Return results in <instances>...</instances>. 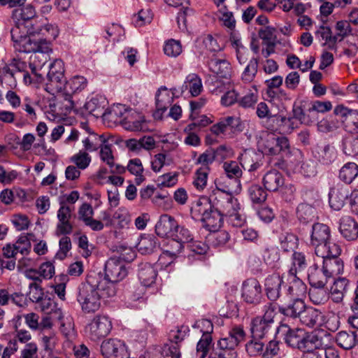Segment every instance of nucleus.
I'll list each match as a JSON object with an SVG mask.
<instances>
[{"label":"nucleus","mask_w":358,"mask_h":358,"mask_svg":"<svg viewBox=\"0 0 358 358\" xmlns=\"http://www.w3.org/2000/svg\"><path fill=\"white\" fill-rule=\"evenodd\" d=\"M179 225L176 219L167 214L162 215L155 225L156 234L162 238H173Z\"/></svg>","instance_id":"nucleus-9"},{"label":"nucleus","mask_w":358,"mask_h":358,"mask_svg":"<svg viewBox=\"0 0 358 358\" xmlns=\"http://www.w3.org/2000/svg\"><path fill=\"white\" fill-rule=\"evenodd\" d=\"M125 169L136 176L135 182L136 185H139L145 180V178L143 175V166L140 159L135 158L130 159Z\"/></svg>","instance_id":"nucleus-46"},{"label":"nucleus","mask_w":358,"mask_h":358,"mask_svg":"<svg viewBox=\"0 0 358 358\" xmlns=\"http://www.w3.org/2000/svg\"><path fill=\"white\" fill-rule=\"evenodd\" d=\"M308 295L310 301L316 305L324 303L328 299L327 291L324 287L317 286H311Z\"/></svg>","instance_id":"nucleus-54"},{"label":"nucleus","mask_w":358,"mask_h":358,"mask_svg":"<svg viewBox=\"0 0 358 358\" xmlns=\"http://www.w3.org/2000/svg\"><path fill=\"white\" fill-rule=\"evenodd\" d=\"M209 69L217 78L229 80L231 75L229 62L222 58H212L208 62Z\"/></svg>","instance_id":"nucleus-24"},{"label":"nucleus","mask_w":358,"mask_h":358,"mask_svg":"<svg viewBox=\"0 0 358 358\" xmlns=\"http://www.w3.org/2000/svg\"><path fill=\"white\" fill-rule=\"evenodd\" d=\"M223 217L220 212L215 208L206 214L203 218H201L203 223V227L210 231H215L219 229L222 223Z\"/></svg>","instance_id":"nucleus-31"},{"label":"nucleus","mask_w":358,"mask_h":358,"mask_svg":"<svg viewBox=\"0 0 358 358\" xmlns=\"http://www.w3.org/2000/svg\"><path fill=\"white\" fill-rule=\"evenodd\" d=\"M357 335L354 331H342L336 335L337 344L345 350H350L357 343Z\"/></svg>","instance_id":"nucleus-40"},{"label":"nucleus","mask_w":358,"mask_h":358,"mask_svg":"<svg viewBox=\"0 0 358 358\" xmlns=\"http://www.w3.org/2000/svg\"><path fill=\"white\" fill-rule=\"evenodd\" d=\"M85 110L93 116L99 117L104 114V102L101 101L98 98L94 97L87 101L85 104Z\"/></svg>","instance_id":"nucleus-51"},{"label":"nucleus","mask_w":358,"mask_h":358,"mask_svg":"<svg viewBox=\"0 0 358 358\" xmlns=\"http://www.w3.org/2000/svg\"><path fill=\"white\" fill-rule=\"evenodd\" d=\"M209 171V166H201L195 172L193 184L197 189L203 190L206 187Z\"/></svg>","instance_id":"nucleus-55"},{"label":"nucleus","mask_w":358,"mask_h":358,"mask_svg":"<svg viewBox=\"0 0 358 358\" xmlns=\"http://www.w3.org/2000/svg\"><path fill=\"white\" fill-rule=\"evenodd\" d=\"M257 155L253 151H245L239 157V160L244 169L253 171L259 166L257 162Z\"/></svg>","instance_id":"nucleus-44"},{"label":"nucleus","mask_w":358,"mask_h":358,"mask_svg":"<svg viewBox=\"0 0 358 358\" xmlns=\"http://www.w3.org/2000/svg\"><path fill=\"white\" fill-rule=\"evenodd\" d=\"M340 113L345 117V127L351 133L358 134V110H351L342 107Z\"/></svg>","instance_id":"nucleus-35"},{"label":"nucleus","mask_w":358,"mask_h":358,"mask_svg":"<svg viewBox=\"0 0 358 358\" xmlns=\"http://www.w3.org/2000/svg\"><path fill=\"white\" fill-rule=\"evenodd\" d=\"M263 183L268 191H277L284 185V178L277 170L268 171L263 178Z\"/></svg>","instance_id":"nucleus-28"},{"label":"nucleus","mask_w":358,"mask_h":358,"mask_svg":"<svg viewBox=\"0 0 358 358\" xmlns=\"http://www.w3.org/2000/svg\"><path fill=\"white\" fill-rule=\"evenodd\" d=\"M306 305L302 299L293 298V301L287 306H280V312L288 317L296 318L299 317L302 311L304 310Z\"/></svg>","instance_id":"nucleus-34"},{"label":"nucleus","mask_w":358,"mask_h":358,"mask_svg":"<svg viewBox=\"0 0 358 358\" xmlns=\"http://www.w3.org/2000/svg\"><path fill=\"white\" fill-rule=\"evenodd\" d=\"M285 278L274 273L266 278L265 290L267 297L271 301H276L280 295V286Z\"/></svg>","instance_id":"nucleus-21"},{"label":"nucleus","mask_w":358,"mask_h":358,"mask_svg":"<svg viewBox=\"0 0 358 358\" xmlns=\"http://www.w3.org/2000/svg\"><path fill=\"white\" fill-rule=\"evenodd\" d=\"M106 143L103 135H97L91 133L87 137L83 140V143L86 151L93 152L100 148Z\"/></svg>","instance_id":"nucleus-45"},{"label":"nucleus","mask_w":358,"mask_h":358,"mask_svg":"<svg viewBox=\"0 0 358 358\" xmlns=\"http://www.w3.org/2000/svg\"><path fill=\"white\" fill-rule=\"evenodd\" d=\"M212 209L211 204L208 199L206 198H201L195 202L192 207L191 211L195 217L203 218L206 214L208 213Z\"/></svg>","instance_id":"nucleus-52"},{"label":"nucleus","mask_w":358,"mask_h":358,"mask_svg":"<svg viewBox=\"0 0 358 358\" xmlns=\"http://www.w3.org/2000/svg\"><path fill=\"white\" fill-rule=\"evenodd\" d=\"M100 148L101 159L109 166L111 173L122 174L126 171L124 166L115 164L114 156L109 145L103 144Z\"/></svg>","instance_id":"nucleus-26"},{"label":"nucleus","mask_w":358,"mask_h":358,"mask_svg":"<svg viewBox=\"0 0 358 358\" xmlns=\"http://www.w3.org/2000/svg\"><path fill=\"white\" fill-rule=\"evenodd\" d=\"M39 307L42 312L48 315H55L60 318L61 310L57 307L55 301L50 298L44 296L39 302Z\"/></svg>","instance_id":"nucleus-49"},{"label":"nucleus","mask_w":358,"mask_h":358,"mask_svg":"<svg viewBox=\"0 0 358 358\" xmlns=\"http://www.w3.org/2000/svg\"><path fill=\"white\" fill-rule=\"evenodd\" d=\"M224 171L229 178L237 179L242 176V170L235 161L226 162L223 164Z\"/></svg>","instance_id":"nucleus-62"},{"label":"nucleus","mask_w":358,"mask_h":358,"mask_svg":"<svg viewBox=\"0 0 358 358\" xmlns=\"http://www.w3.org/2000/svg\"><path fill=\"white\" fill-rule=\"evenodd\" d=\"M295 270H289L283 274L282 278L288 283V292L292 298L301 299L306 294V284L294 274Z\"/></svg>","instance_id":"nucleus-11"},{"label":"nucleus","mask_w":358,"mask_h":358,"mask_svg":"<svg viewBox=\"0 0 358 358\" xmlns=\"http://www.w3.org/2000/svg\"><path fill=\"white\" fill-rule=\"evenodd\" d=\"M29 289L27 295L32 302L38 303L44 297L43 289L39 283L36 282L30 283Z\"/></svg>","instance_id":"nucleus-64"},{"label":"nucleus","mask_w":358,"mask_h":358,"mask_svg":"<svg viewBox=\"0 0 358 358\" xmlns=\"http://www.w3.org/2000/svg\"><path fill=\"white\" fill-rule=\"evenodd\" d=\"M329 278L331 277L324 272L323 267L322 268L315 267L308 274V280L311 286L324 287Z\"/></svg>","instance_id":"nucleus-42"},{"label":"nucleus","mask_w":358,"mask_h":358,"mask_svg":"<svg viewBox=\"0 0 358 358\" xmlns=\"http://www.w3.org/2000/svg\"><path fill=\"white\" fill-rule=\"evenodd\" d=\"M104 271L105 276L96 274L93 275V277L96 280H99V279L106 280L111 283L116 290V283L122 280L128 273L124 263L116 258H110L106 262Z\"/></svg>","instance_id":"nucleus-4"},{"label":"nucleus","mask_w":358,"mask_h":358,"mask_svg":"<svg viewBox=\"0 0 358 358\" xmlns=\"http://www.w3.org/2000/svg\"><path fill=\"white\" fill-rule=\"evenodd\" d=\"M173 101V92L166 87H161L156 94V110L153 113L155 120H162L164 113Z\"/></svg>","instance_id":"nucleus-14"},{"label":"nucleus","mask_w":358,"mask_h":358,"mask_svg":"<svg viewBox=\"0 0 358 358\" xmlns=\"http://www.w3.org/2000/svg\"><path fill=\"white\" fill-rule=\"evenodd\" d=\"M315 157L324 165H330L337 158L336 148L330 145L317 146L315 150Z\"/></svg>","instance_id":"nucleus-27"},{"label":"nucleus","mask_w":358,"mask_h":358,"mask_svg":"<svg viewBox=\"0 0 358 358\" xmlns=\"http://www.w3.org/2000/svg\"><path fill=\"white\" fill-rule=\"evenodd\" d=\"M320 312L313 307H305L299 316L300 321L304 325L313 327L318 320Z\"/></svg>","instance_id":"nucleus-48"},{"label":"nucleus","mask_w":358,"mask_h":358,"mask_svg":"<svg viewBox=\"0 0 358 358\" xmlns=\"http://www.w3.org/2000/svg\"><path fill=\"white\" fill-rule=\"evenodd\" d=\"M330 229L326 224L316 223L313 225L311 244L317 247L329 239Z\"/></svg>","instance_id":"nucleus-29"},{"label":"nucleus","mask_w":358,"mask_h":358,"mask_svg":"<svg viewBox=\"0 0 358 358\" xmlns=\"http://www.w3.org/2000/svg\"><path fill=\"white\" fill-rule=\"evenodd\" d=\"M71 162L75 164L79 169L84 170L89 166L91 157L87 152L80 150L71 157Z\"/></svg>","instance_id":"nucleus-60"},{"label":"nucleus","mask_w":358,"mask_h":358,"mask_svg":"<svg viewBox=\"0 0 358 358\" xmlns=\"http://www.w3.org/2000/svg\"><path fill=\"white\" fill-rule=\"evenodd\" d=\"M15 73L9 65L5 64L0 68V82L7 89H14L17 86Z\"/></svg>","instance_id":"nucleus-43"},{"label":"nucleus","mask_w":358,"mask_h":358,"mask_svg":"<svg viewBox=\"0 0 358 358\" xmlns=\"http://www.w3.org/2000/svg\"><path fill=\"white\" fill-rule=\"evenodd\" d=\"M36 15V10L33 6L29 4L22 8L13 10L12 17L14 20L26 21L32 19Z\"/></svg>","instance_id":"nucleus-53"},{"label":"nucleus","mask_w":358,"mask_h":358,"mask_svg":"<svg viewBox=\"0 0 358 358\" xmlns=\"http://www.w3.org/2000/svg\"><path fill=\"white\" fill-rule=\"evenodd\" d=\"M350 289L349 280L345 278H339L334 281L331 288L332 300L336 303H341L345 294Z\"/></svg>","instance_id":"nucleus-30"},{"label":"nucleus","mask_w":358,"mask_h":358,"mask_svg":"<svg viewBox=\"0 0 358 358\" xmlns=\"http://www.w3.org/2000/svg\"><path fill=\"white\" fill-rule=\"evenodd\" d=\"M269 324L263 321L261 317H257L252 321L251 331L254 337L262 338L268 331Z\"/></svg>","instance_id":"nucleus-56"},{"label":"nucleus","mask_w":358,"mask_h":358,"mask_svg":"<svg viewBox=\"0 0 358 358\" xmlns=\"http://www.w3.org/2000/svg\"><path fill=\"white\" fill-rule=\"evenodd\" d=\"M292 267L289 270H295L294 274L303 271L307 266L306 255L301 252H294L292 257Z\"/></svg>","instance_id":"nucleus-59"},{"label":"nucleus","mask_w":358,"mask_h":358,"mask_svg":"<svg viewBox=\"0 0 358 358\" xmlns=\"http://www.w3.org/2000/svg\"><path fill=\"white\" fill-rule=\"evenodd\" d=\"M262 152L269 155L282 153L283 156L290 155V145L287 138L276 137L274 134H268L259 142Z\"/></svg>","instance_id":"nucleus-5"},{"label":"nucleus","mask_w":358,"mask_h":358,"mask_svg":"<svg viewBox=\"0 0 358 358\" xmlns=\"http://www.w3.org/2000/svg\"><path fill=\"white\" fill-rule=\"evenodd\" d=\"M229 127L234 129H241V121L240 117L234 116L222 117L218 122L210 127V131L213 135L220 136L225 134Z\"/></svg>","instance_id":"nucleus-18"},{"label":"nucleus","mask_w":358,"mask_h":358,"mask_svg":"<svg viewBox=\"0 0 358 358\" xmlns=\"http://www.w3.org/2000/svg\"><path fill=\"white\" fill-rule=\"evenodd\" d=\"M184 90H188L192 96H198L203 90L201 79L196 73H190L186 78L182 87Z\"/></svg>","instance_id":"nucleus-33"},{"label":"nucleus","mask_w":358,"mask_h":358,"mask_svg":"<svg viewBox=\"0 0 358 358\" xmlns=\"http://www.w3.org/2000/svg\"><path fill=\"white\" fill-rule=\"evenodd\" d=\"M245 333L243 327L235 326L226 336L219 340L218 345L221 349L232 350L245 339Z\"/></svg>","instance_id":"nucleus-12"},{"label":"nucleus","mask_w":358,"mask_h":358,"mask_svg":"<svg viewBox=\"0 0 358 358\" xmlns=\"http://www.w3.org/2000/svg\"><path fill=\"white\" fill-rule=\"evenodd\" d=\"M152 14L149 9H142L133 17V22L136 27H142L151 22Z\"/></svg>","instance_id":"nucleus-63"},{"label":"nucleus","mask_w":358,"mask_h":358,"mask_svg":"<svg viewBox=\"0 0 358 358\" xmlns=\"http://www.w3.org/2000/svg\"><path fill=\"white\" fill-rule=\"evenodd\" d=\"M66 80L64 62L61 59H55L50 66L45 85V91L52 95L62 93L64 96Z\"/></svg>","instance_id":"nucleus-3"},{"label":"nucleus","mask_w":358,"mask_h":358,"mask_svg":"<svg viewBox=\"0 0 358 358\" xmlns=\"http://www.w3.org/2000/svg\"><path fill=\"white\" fill-rule=\"evenodd\" d=\"M252 201L255 203H264L267 197L266 191L259 185H252L248 189Z\"/></svg>","instance_id":"nucleus-57"},{"label":"nucleus","mask_w":358,"mask_h":358,"mask_svg":"<svg viewBox=\"0 0 358 358\" xmlns=\"http://www.w3.org/2000/svg\"><path fill=\"white\" fill-rule=\"evenodd\" d=\"M241 296L248 303L257 304L262 296V286L255 278H249L243 282Z\"/></svg>","instance_id":"nucleus-8"},{"label":"nucleus","mask_w":358,"mask_h":358,"mask_svg":"<svg viewBox=\"0 0 358 358\" xmlns=\"http://www.w3.org/2000/svg\"><path fill=\"white\" fill-rule=\"evenodd\" d=\"M157 271L150 263L143 262L138 265V277L145 287H150L157 279Z\"/></svg>","instance_id":"nucleus-25"},{"label":"nucleus","mask_w":358,"mask_h":358,"mask_svg":"<svg viewBox=\"0 0 358 358\" xmlns=\"http://www.w3.org/2000/svg\"><path fill=\"white\" fill-rule=\"evenodd\" d=\"M87 86V80L83 77L76 76L71 78L69 80H66V86L64 90V96L66 101H68L69 105V108L73 107V102L71 100V95L74 93L82 91Z\"/></svg>","instance_id":"nucleus-17"},{"label":"nucleus","mask_w":358,"mask_h":358,"mask_svg":"<svg viewBox=\"0 0 358 358\" xmlns=\"http://www.w3.org/2000/svg\"><path fill=\"white\" fill-rule=\"evenodd\" d=\"M101 351L105 358H124L126 355L125 345L117 339H108L103 341Z\"/></svg>","instance_id":"nucleus-13"},{"label":"nucleus","mask_w":358,"mask_h":358,"mask_svg":"<svg viewBox=\"0 0 358 358\" xmlns=\"http://www.w3.org/2000/svg\"><path fill=\"white\" fill-rule=\"evenodd\" d=\"M116 293L111 283L104 279L96 280L90 275L78 286L76 300L83 313H94L100 308L102 299L113 297Z\"/></svg>","instance_id":"nucleus-2"},{"label":"nucleus","mask_w":358,"mask_h":358,"mask_svg":"<svg viewBox=\"0 0 358 358\" xmlns=\"http://www.w3.org/2000/svg\"><path fill=\"white\" fill-rule=\"evenodd\" d=\"M321 345V341L317 335L313 334H309L306 332L301 350L303 351V354L318 353L315 350L320 348Z\"/></svg>","instance_id":"nucleus-47"},{"label":"nucleus","mask_w":358,"mask_h":358,"mask_svg":"<svg viewBox=\"0 0 358 358\" xmlns=\"http://www.w3.org/2000/svg\"><path fill=\"white\" fill-rule=\"evenodd\" d=\"M298 219L303 223L311 222L315 217V209L307 203H301L296 209Z\"/></svg>","instance_id":"nucleus-50"},{"label":"nucleus","mask_w":358,"mask_h":358,"mask_svg":"<svg viewBox=\"0 0 358 358\" xmlns=\"http://www.w3.org/2000/svg\"><path fill=\"white\" fill-rule=\"evenodd\" d=\"M323 259V266L324 272L331 278L338 275L343 271V264L338 257H322Z\"/></svg>","instance_id":"nucleus-37"},{"label":"nucleus","mask_w":358,"mask_h":358,"mask_svg":"<svg viewBox=\"0 0 358 358\" xmlns=\"http://www.w3.org/2000/svg\"><path fill=\"white\" fill-rule=\"evenodd\" d=\"M165 55L171 57H176L182 52V45L179 41L169 40L164 47Z\"/></svg>","instance_id":"nucleus-61"},{"label":"nucleus","mask_w":358,"mask_h":358,"mask_svg":"<svg viewBox=\"0 0 358 358\" xmlns=\"http://www.w3.org/2000/svg\"><path fill=\"white\" fill-rule=\"evenodd\" d=\"M11 39L15 48L21 52L36 50L47 51L48 44L44 36L55 38L59 34L57 27L47 24L43 27L39 25H26L24 22H17L10 30Z\"/></svg>","instance_id":"nucleus-1"},{"label":"nucleus","mask_w":358,"mask_h":358,"mask_svg":"<svg viewBox=\"0 0 358 358\" xmlns=\"http://www.w3.org/2000/svg\"><path fill=\"white\" fill-rule=\"evenodd\" d=\"M10 302L17 306H22V294L18 292L10 293L8 289H0V306H6L9 305Z\"/></svg>","instance_id":"nucleus-38"},{"label":"nucleus","mask_w":358,"mask_h":358,"mask_svg":"<svg viewBox=\"0 0 358 358\" xmlns=\"http://www.w3.org/2000/svg\"><path fill=\"white\" fill-rule=\"evenodd\" d=\"M198 325L199 327L201 325L202 327H206V330L196 346L197 352L201 353L200 358H205L208 352L210 344L212 341L210 333L213 331V324L208 320H203L198 324Z\"/></svg>","instance_id":"nucleus-19"},{"label":"nucleus","mask_w":358,"mask_h":358,"mask_svg":"<svg viewBox=\"0 0 358 358\" xmlns=\"http://www.w3.org/2000/svg\"><path fill=\"white\" fill-rule=\"evenodd\" d=\"M145 124L144 117L137 112L129 110L124 119H121V125L128 131H139L143 130Z\"/></svg>","instance_id":"nucleus-23"},{"label":"nucleus","mask_w":358,"mask_h":358,"mask_svg":"<svg viewBox=\"0 0 358 358\" xmlns=\"http://www.w3.org/2000/svg\"><path fill=\"white\" fill-rule=\"evenodd\" d=\"M182 249V243H181L180 241L172 238V239L169 241L167 248L164 250L162 254L159 256V262L160 264H165L164 259L166 257H169L171 259H176Z\"/></svg>","instance_id":"nucleus-36"},{"label":"nucleus","mask_w":358,"mask_h":358,"mask_svg":"<svg viewBox=\"0 0 358 358\" xmlns=\"http://www.w3.org/2000/svg\"><path fill=\"white\" fill-rule=\"evenodd\" d=\"M157 247L158 244L155 237L150 235L142 236L136 245L138 250L142 255L151 254L155 251Z\"/></svg>","instance_id":"nucleus-39"},{"label":"nucleus","mask_w":358,"mask_h":358,"mask_svg":"<svg viewBox=\"0 0 358 358\" xmlns=\"http://www.w3.org/2000/svg\"><path fill=\"white\" fill-rule=\"evenodd\" d=\"M43 38H46V43L48 44L49 50L47 51L36 50L31 52L35 53L34 55L30 57L29 67L32 73L38 75L36 71L41 69L49 59L48 53L52 52L50 40L53 39L50 36H44Z\"/></svg>","instance_id":"nucleus-20"},{"label":"nucleus","mask_w":358,"mask_h":358,"mask_svg":"<svg viewBox=\"0 0 358 358\" xmlns=\"http://www.w3.org/2000/svg\"><path fill=\"white\" fill-rule=\"evenodd\" d=\"M271 123L275 124L272 125L271 129L279 131L281 134L292 133L295 128L298 127L299 124L293 116L286 117L281 115L272 117Z\"/></svg>","instance_id":"nucleus-22"},{"label":"nucleus","mask_w":358,"mask_h":358,"mask_svg":"<svg viewBox=\"0 0 358 358\" xmlns=\"http://www.w3.org/2000/svg\"><path fill=\"white\" fill-rule=\"evenodd\" d=\"M258 68V60L257 58H252L245 68L241 78L245 83L252 82L257 73Z\"/></svg>","instance_id":"nucleus-58"},{"label":"nucleus","mask_w":358,"mask_h":358,"mask_svg":"<svg viewBox=\"0 0 358 358\" xmlns=\"http://www.w3.org/2000/svg\"><path fill=\"white\" fill-rule=\"evenodd\" d=\"M357 176L358 165L354 162L345 164L339 172V178L347 184H350Z\"/></svg>","instance_id":"nucleus-41"},{"label":"nucleus","mask_w":358,"mask_h":358,"mask_svg":"<svg viewBox=\"0 0 358 358\" xmlns=\"http://www.w3.org/2000/svg\"><path fill=\"white\" fill-rule=\"evenodd\" d=\"M338 231L348 241L358 238V222L352 216L343 215L338 221Z\"/></svg>","instance_id":"nucleus-10"},{"label":"nucleus","mask_w":358,"mask_h":358,"mask_svg":"<svg viewBox=\"0 0 358 358\" xmlns=\"http://www.w3.org/2000/svg\"><path fill=\"white\" fill-rule=\"evenodd\" d=\"M280 329L283 333L284 340L288 345L301 350L306 336V331L303 329L299 328L291 329L287 324H282Z\"/></svg>","instance_id":"nucleus-15"},{"label":"nucleus","mask_w":358,"mask_h":358,"mask_svg":"<svg viewBox=\"0 0 358 358\" xmlns=\"http://www.w3.org/2000/svg\"><path fill=\"white\" fill-rule=\"evenodd\" d=\"M215 196L214 208H216L222 217H228L239 209L238 200L231 194L218 189Z\"/></svg>","instance_id":"nucleus-6"},{"label":"nucleus","mask_w":358,"mask_h":358,"mask_svg":"<svg viewBox=\"0 0 358 358\" xmlns=\"http://www.w3.org/2000/svg\"><path fill=\"white\" fill-rule=\"evenodd\" d=\"M349 195L346 186L337 184L333 186L329 194V203L330 207L335 210H340L345 205Z\"/></svg>","instance_id":"nucleus-16"},{"label":"nucleus","mask_w":358,"mask_h":358,"mask_svg":"<svg viewBox=\"0 0 358 358\" xmlns=\"http://www.w3.org/2000/svg\"><path fill=\"white\" fill-rule=\"evenodd\" d=\"M315 252L317 256L320 257H338L341 252L339 245L335 242L327 241L315 248Z\"/></svg>","instance_id":"nucleus-32"},{"label":"nucleus","mask_w":358,"mask_h":358,"mask_svg":"<svg viewBox=\"0 0 358 358\" xmlns=\"http://www.w3.org/2000/svg\"><path fill=\"white\" fill-rule=\"evenodd\" d=\"M112 329V324L107 316L97 315L86 327L85 331L90 338L96 341L106 336Z\"/></svg>","instance_id":"nucleus-7"}]
</instances>
